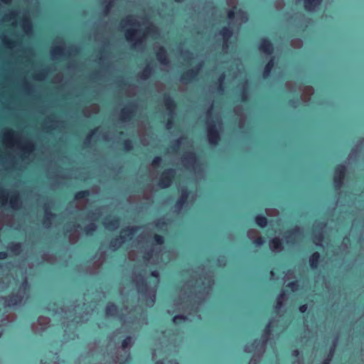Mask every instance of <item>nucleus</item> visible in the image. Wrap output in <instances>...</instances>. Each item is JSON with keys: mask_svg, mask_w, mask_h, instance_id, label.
I'll list each match as a JSON object with an SVG mask.
<instances>
[{"mask_svg": "<svg viewBox=\"0 0 364 364\" xmlns=\"http://www.w3.org/2000/svg\"><path fill=\"white\" fill-rule=\"evenodd\" d=\"M122 149L124 151H129L133 149V144L130 139H124L122 142Z\"/></svg>", "mask_w": 364, "mask_h": 364, "instance_id": "nucleus-39", "label": "nucleus"}, {"mask_svg": "<svg viewBox=\"0 0 364 364\" xmlns=\"http://www.w3.org/2000/svg\"><path fill=\"white\" fill-rule=\"evenodd\" d=\"M90 195V193L88 190L79 191L75 193L74 198L75 200H81L87 198Z\"/></svg>", "mask_w": 364, "mask_h": 364, "instance_id": "nucleus-33", "label": "nucleus"}, {"mask_svg": "<svg viewBox=\"0 0 364 364\" xmlns=\"http://www.w3.org/2000/svg\"><path fill=\"white\" fill-rule=\"evenodd\" d=\"M97 230V225L95 223H90L85 225L83 232L87 236H92Z\"/></svg>", "mask_w": 364, "mask_h": 364, "instance_id": "nucleus-30", "label": "nucleus"}, {"mask_svg": "<svg viewBox=\"0 0 364 364\" xmlns=\"http://www.w3.org/2000/svg\"><path fill=\"white\" fill-rule=\"evenodd\" d=\"M154 242L156 245H161L164 243V236L159 235V234H154Z\"/></svg>", "mask_w": 364, "mask_h": 364, "instance_id": "nucleus-44", "label": "nucleus"}, {"mask_svg": "<svg viewBox=\"0 0 364 364\" xmlns=\"http://www.w3.org/2000/svg\"><path fill=\"white\" fill-rule=\"evenodd\" d=\"M334 350H335V348L334 347H331V349H330V352H329V354L328 355V356L323 360L322 363L321 364H330L331 361V359H332V357H333V352H334Z\"/></svg>", "mask_w": 364, "mask_h": 364, "instance_id": "nucleus-45", "label": "nucleus"}, {"mask_svg": "<svg viewBox=\"0 0 364 364\" xmlns=\"http://www.w3.org/2000/svg\"><path fill=\"white\" fill-rule=\"evenodd\" d=\"M80 225L77 223H70L65 225V233H70L73 230H75L77 228H80Z\"/></svg>", "mask_w": 364, "mask_h": 364, "instance_id": "nucleus-35", "label": "nucleus"}, {"mask_svg": "<svg viewBox=\"0 0 364 364\" xmlns=\"http://www.w3.org/2000/svg\"><path fill=\"white\" fill-rule=\"evenodd\" d=\"M166 225L165 221H164V220H158V222H157V223H156V226H157L158 228H160V227L164 226V225Z\"/></svg>", "mask_w": 364, "mask_h": 364, "instance_id": "nucleus-61", "label": "nucleus"}, {"mask_svg": "<svg viewBox=\"0 0 364 364\" xmlns=\"http://www.w3.org/2000/svg\"><path fill=\"white\" fill-rule=\"evenodd\" d=\"M136 105L131 102L122 109L120 112V119L124 122H129L135 116Z\"/></svg>", "mask_w": 364, "mask_h": 364, "instance_id": "nucleus-9", "label": "nucleus"}, {"mask_svg": "<svg viewBox=\"0 0 364 364\" xmlns=\"http://www.w3.org/2000/svg\"><path fill=\"white\" fill-rule=\"evenodd\" d=\"M32 29V24L26 16V11L24 8V37L28 36L29 31Z\"/></svg>", "mask_w": 364, "mask_h": 364, "instance_id": "nucleus-32", "label": "nucleus"}, {"mask_svg": "<svg viewBox=\"0 0 364 364\" xmlns=\"http://www.w3.org/2000/svg\"><path fill=\"white\" fill-rule=\"evenodd\" d=\"M14 131L11 129L6 128L2 133V141L6 145H9L13 141Z\"/></svg>", "mask_w": 364, "mask_h": 364, "instance_id": "nucleus-21", "label": "nucleus"}, {"mask_svg": "<svg viewBox=\"0 0 364 364\" xmlns=\"http://www.w3.org/2000/svg\"><path fill=\"white\" fill-rule=\"evenodd\" d=\"M237 8L235 6L232 9H230L228 11V18L229 19H233L235 16V9Z\"/></svg>", "mask_w": 364, "mask_h": 364, "instance_id": "nucleus-53", "label": "nucleus"}, {"mask_svg": "<svg viewBox=\"0 0 364 364\" xmlns=\"http://www.w3.org/2000/svg\"><path fill=\"white\" fill-rule=\"evenodd\" d=\"M114 0H109V1L106 4L104 8L105 14H107L110 9L114 6Z\"/></svg>", "mask_w": 364, "mask_h": 364, "instance_id": "nucleus-49", "label": "nucleus"}, {"mask_svg": "<svg viewBox=\"0 0 364 364\" xmlns=\"http://www.w3.org/2000/svg\"><path fill=\"white\" fill-rule=\"evenodd\" d=\"M96 132H97V129H92L90 132V133L87 134V136L85 137V139L83 141V144L85 146H88V145L90 144V141L91 138H92V136L95 134Z\"/></svg>", "mask_w": 364, "mask_h": 364, "instance_id": "nucleus-41", "label": "nucleus"}, {"mask_svg": "<svg viewBox=\"0 0 364 364\" xmlns=\"http://www.w3.org/2000/svg\"><path fill=\"white\" fill-rule=\"evenodd\" d=\"M43 208L44 210L43 217L55 218L56 216L55 214L51 211L50 206L49 203H43Z\"/></svg>", "mask_w": 364, "mask_h": 364, "instance_id": "nucleus-37", "label": "nucleus"}, {"mask_svg": "<svg viewBox=\"0 0 364 364\" xmlns=\"http://www.w3.org/2000/svg\"><path fill=\"white\" fill-rule=\"evenodd\" d=\"M133 343V338L131 336H127L122 340L121 347L123 350L128 348Z\"/></svg>", "mask_w": 364, "mask_h": 364, "instance_id": "nucleus-36", "label": "nucleus"}, {"mask_svg": "<svg viewBox=\"0 0 364 364\" xmlns=\"http://www.w3.org/2000/svg\"><path fill=\"white\" fill-rule=\"evenodd\" d=\"M183 161L188 165H193L198 160L197 155L194 151L186 152L183 156Z\"/></svg>", "mask_w": 364, "mask_h": 364, "instance_id": "nucleus-20", "label": "nucleus"}, {"mask_svg": "<svg viewBox=\"0 0 364 364\" xmlns=\"http://www.w3.org/2000/svg\"><path fill=\"white\" fill-rule=\"evenodd\" d=\"M154 364H164V362L163 360H158L154 363Z\"/></svg>", "mask_w": 364, "mask_h": 364, "instance_id": "nucleus-64", "label": "nucleus"}, {"mask_svg": "<svg viewBox=\"0 0 364 364\" xmlns=\"http://www.w3.org/2000/svg\"><path fill=\"white\" fill-rule=\"evenodd\" d=\"M346 171V166L343 164H338L334 167L333 184L336 189L343 186Z\"/></svg>", "mask_w": 364, "mask_h": 364, "instance_id": "nucleus-5", "label": "nucleus"}, {"mask_svg": "<svg viewBox=\"0 0 364 364\" xmlns=\"http://www.w3.org/2000/svg\"><path fill=\"white\" fill-rule=\"evenodd\" d=\"M136 231V228L127 226L122 229V234L115 238H113L109 242V247L114 250H117L126 241L130 240Z\"/></svg>", "mask_w": 364, "mask_h": 364, "instance_id": "nucleus-3", "label": "nucleus"}, {"mask_svg": "<svg viewBox=\"0 0 364 364\" xmlns=\"http://www.w3.org/2000/svg\"><path fill=\"white\" fill-rule=\"evenodd\" d=\"M301 233V228L298 225H296L294 228L287 230L285 232L287 243L291 245L294 244L296 237L300 235Z\"/></svg>", "mask_w": 364, "mask_h": 364, "instance_id": "nucleus-13", "label": "nucleus"}, {"mask_svg": "<svg viewBox=\"0 0 364 364\" xmlns=\"http://www.w3.org/2000/svg\"><path fill=\"white\" fill-rule=\"evenodd\" d=\"M256 224L261 228H264L268 223L267 218L263 215L258 214L255 217Z\"/></svg>", "mask_w": 364, "mask_h": 364, "instance_id": "nucleus-29", "label": "nucleus"}, {"mask_svg": "<svg viewBox=\"0 0 364 364\" xmlns=\"http://www.w3.org/2000/svg\"><path fill=\"white\" fill-rule=\"evenodd\" d=\"M164 104L168 114L171 115L167 119V128H171L173 124V111L176 107V103L175 100L171 97L169 94L165 93L164 95Z\"/></svg>", "mask_w": 364, "mask_h": 364, "instance_id": "nucleus-7", "label": "nucleus"}, {"mask_svg": "<svg viewBox=\"0 0 364 364\" xmlns=\"http://www.w3.org/2000/svg\"><path fill=\"white\" fill-rule=\"evenodd\" d=\"M242 102H247L248 100V92L246 89H243L239 94Z\"/></svg>", "mask_w": 364, "mask_h": 364, "instance_id": "nucleus-47", "label": "nucleus"}, {"mask_svg": "<svg viewBox=\"0 0 364 364\" xmlns=\"http://www.w3.org/2000/svg\"><path fill=\"white\" fill-rule=\"evenodd\" d=\"M259 343V341L258 339H255L254 341L252 343V346H257Z\"/></svg>", "mask_w": 364, "mask_h": 364, "instance_id": "nucleus-63", "label": "nucleus"}, {"mask_svg": "<svg viewBox=\"0 0 364 364\" xmlns=\"http://www.w3.org/2000/svg\"><path fill=\"white\" fill-rule=\"evenodd\" d=\"M299 310L300 313L305 314L307 312L308 310V305L306 304H304L299 306Z\"/></svg>", "mask_w": 364, "mask_h": 364, "instance_id": "nucleus-54", "label": "nucleus"}, {"mask_svg": "<svg viewBox=\"0 0 364 364\" xmlns=\"http://www.w3.org/2000/svg\"><path fill=\"white\" fill-rule=\"evenodd\" d=\"M136 287L139 293H140L142 296L146 295L148 291V283L145 278L141 274L137 277V279L136 281Z\"/></svg>", "mask_w": 364, "mask_h": 364, "instance_id": "nucleus-14", "label": "nucleus"}, {"mask_svg": "<svg viewBox=\"0 0 364 364\" xmlns=\"http://www.w3.org/2000/svg\"><path fill=\"white\" fill-rule=\"evenodd\" d=\"M120 25L124 27V26H139V23L136 21L134 16L128 15L121 21Z\"/></svg>", "mask_w": 364, "mask_h": 364, "instance_id": "nucleus-27", "label": "nucleus"}, {"mask_svg": "<svg viewBox=\"0 0 364 364\" xmlns=\"http://www.w3.org/2000/svg\"><path fill=\"white\" fill-rule=\"evenodd\" d=\"M54 218H51V217H43V219H42V224L46 227V228H49L50 227L51 224H52V220Z\"/></svg>", "mask_w": 364, "mask_h": 364, "instance_id": "nucleus-46", "label": "nucleus"}, {"mask_svg": "<svg viewBox=\"0 0 364 364\" xmlns=\"http://www.w3.org/2000/svg\"><path fill=\"white\" fill-rule=\"evenodd\" d=\"M70 50L74 53H77L79 52V48L76 46H70Z\"/></svg>", "mask_w": 364, "mask_h": 364, "instance_id": "nucleus-60", "label": "nucleus"}, {"mask_svg": "<svg viewBox=\"0 0 364 364\" xmlns=\"http://www.w3.org/2000/svg\"><path fill=\"white\" fill-rule=\"evenodd\" d=\"M176 176V170L172 168L165 169L159 178V185L162 188H167L172 184Z\"/></svg>", "mask_w": 364, "mask_h": 364, "instance_id": "nucleus-6", "label": "nucleus"}, {"mask_svg": "<svg viewBox=\"0 0 364 364\" xmlns=\"http://www.w3.org/2000/svg\"><path fill=\"white\" fill-rule=\"evenodd\" d=\"M48 74V68L47 67L41 68L35 70L32 75L33 79L38 82L44 81Z\"/></svg>", "mask_w": 364, "mask_h": 364, "instance_id": "nucleus-16", "label": "nucleus"}, {"mask_svg": "<svg viewBox=\"0 0 364 364\" xmlns=\"http://www.w3.org/2000/svg\"><path fill=\"white\" fill-rule=\"evenodd\" d=\"M141 31L135 28H129L125 31L124 36L129 43H133L134 47H141L146 36H154L159 34L158 28L153 23L146 27L141 36Z\"/></svg>", "mask_w": 364, "mask_h": 364, "instance_id": "nucleus-2", "label": "nucleus"}, {"mask_svg": "<svg viewBox=\"0 0 364 364\" xmlns=\"http://www.w3.org/2000/svg\"><path fill=\"white\" fill-rule=\"evenodd\" d=\"M291 356L294 357V358H297L299 354H300V352L298 349H294L291 350Z\"/></svg>", "mask_w": 364, "mask_h": 364, "instance_id": "nucleus-57", "label": "nucleus"}, {"mask_svg": "<svg viewBox=\"0 0 364 364\" xmlns=\"http://www.w3.org/2000/svg\"><path fill=\"white\" fill-rule=\"evenodd\" d=\"M105 311L107 316H115L118 312V307L115 304L109 302L105 308Z\"/></svg>", "mask_w": 364, "mask_h": 364, "instance_id": "nucleus-26", "label": "nucleus"}, {"mask_svg": "<svg viewBox=\"0 0 364 364\" xmlns=\"http://www.w3.org/2000/svg\"><path fill=\"white\" fill-rule=\"evenodd\" d=\"M264 239L262 237H258L253 240L252 243L255 247H259L264 243Z\"/></svg>", "mask_w": 364, "mask_h": 364, "instance_id": "nucleus-48", "label": "nucleus"}, {"mask_svg": "<svg viewBox=\"0 0 364 364\" xmlns=\"http://www.w3.org/2000/svg\"><path fill=\"white\" fill-rule=\"evenodd\" d=\"M162 162V158L161 156H156L152 161H151V164L154 166H159L161 163Z\"/></svg>", "mask_w": 364, "mask_h": 364, "instance_id": "nucleus-51", "label": "nucleus"}, {"mask_svg": "<svg viewBox=\"0 0 364 364\" xmlns=\"http://www.w3.org/2000/svg\"><path fill=\"white\" fill-rule=\"evenodd\" d=\"M323 0H304V8L306 11L313 12L319 8Z\"/></svg>", "mask_w": 364, "mask_h": 364, "instance_id": "nucleus-15", "label": "nucleus"}, {"mask_svg": "<svg viewBox=\"0 0 364 364\" xmlns=\"http://www.w3.org/2000/svg\"><path fill=\"white\" fill-rule=\"evenodd\" d=\"M157 60L162 65H168L169 63L168 54L164 47L160 46L156 52Z\"/></svg>", "mask_w": 364, "mask_h": 364, "instance_id": "nucleus-18", "label": "nucleus"}, {"mask_svg": "<svg viewBox=\"0 0 364 364\" xmlns=\"http://www.w3.org/2000/svg\"><path fill=\"white\" fill-rule=\"evenodd\" d=\"M300 103V97H297L296 98H292L289 100L288 105L293 108H296Z\"/></svg>", "mask_w": 364, "mask_h": 364, "instance_id": "nucleus-43", "label": "nucleus"}, {"mask_svg": "<svg viewBox=\"0 0 364 364\" xmlns=\"http://www.w3.org/2000/svg\"><path fill=\"white\" fill-rule=\"evenodd\" d=\"M225 75L224 73H222L219 77H218V82H219V86L218 87V90L219 91H223L224 90V87L223 86V81L225 80Z\"/></svg>", "mask_w": 364, "mask_h": 364, "instance_id": "nucleus-50", "label": "nucleus"}, {"mask_svg": "<svg viewBox=\"0 0 364 364\" xmlns=\"http://www.w3.org/2000/svg\"><path fill=\"white\" fill-rule=\"evenodd\" d=\"M259 50L266 55H271L274 53V46L267 38H262L258 45Z\"/></svg>", "mask_w": 364, "mask_h": 364, "instance_id": "nucleus-11", "label": "nucleus"}, {"mask_svg": "<svg viewBox=\"0 0 364 364\" xmlns=\"http://www.w3.org/2000/svg\"><path fill=\"white\" fill-rule=\"evenodd\" d=\"M21 285L19 286L18 291H21ZM5 302H8L9 304H16L17 303H21V301H23V296L21 295V293L19 292V294L18 296L11 295L8 296L4 298Z\"/></svg>", "mask_w": 364, "mask_h": 364, "instance_id": "nucleus-25", "label": "nucleus"}, {"mask_svg": "<svg viewBox=\"0 0 364 364\" xmlns=\"http://www.w3.org/2000/svg\"><path fill=\"white\" fill-rule=\"evenodd\" d=\"M16 247H17L18 250H19V252H22L23 251V242L19 241L18 242V244L16 245Z\"/></svg>", "mask_w": 364, "mask_h": 364, "instance_id": "nucleus-62", "label": "nucleus"}, {"mask_svg": "<svg viewBox=\"0 0 364 364\" xmlns=\"http://www.w3.org/2000/svg\"><path fill=\"white\" fill-rule=\"evenodd\" d=\"M321 260V255L318 252H313L309 257V263L312 269H316L318 267Z\"/></svg>", "mask_w": 364, "mask_h": 364, "instance_id": "nucleus-19", "label": "nucleus"}, {"mask_svg": "<svg viewBox=\"0 0 364 364\" xmlns=\"http://www.w3.org/2000/svg\"><path fill=\"white\" fill-rule=\"evenodd\" d=\"M53 122V118L51 116H50L46 118V121L43 123H42V124H43V128L46 131V132L48 133L50 131L54 129V127L52 125L48 124Z\"/></svg>", "mask_w": 364, "mask_h": 364, "instance_id": "nucleus-34", "label": "nucleus"}, {"mask_svg": "<svg viewBox=\"0 0 364 364\" xmlns=\"http://www.w3.org/2000/svg\"><path fill=\"white\" fill-rule=\"evenodd\" d=\"M119 219L117 217H114L111 220H106L104 223L105 227L108 230H115L119 227Z\"/></svg>", "mask_w": 364, "mask_h": 364, "instance_id": "nucleus-24", "label": "nucleus"}, {"mask_svg": "<svg viewBox=\"0 0 364 364\" xmlns=\"http://www.w3.org/2000/svg\"><path fill=\"white\" fill-rule=\"evenodd\" d=\"M181 144V139H178L171 146V149H172V151H176L179 149V146Z\"/></svg>", "mask_w": 364, "mask_h": 364, "instance_id": "nucleus-52", "label": "nucleus"}, {"mask_svg": "<svg viewBox=\"0 0 364 364\" xmlns=\"http://www.w3.org/2000/svg\"><path fill=\"white\" fill-rule=\"evenodd\" d=\"M153 255V250H148L144 255L145 259H149Z\"/></svg>", "mask_w": 364, "mask_h": 364, "instance_id": "nucleus-56", "label": "nucleus"}, {"mask_svg": "<svg viewBox=\"0 0 364 364\" xmlns=\"http://www.w3.org/2000/svg\"><path fill=\"white\" fill-rule=\"evenodd\" d=\"M206 133L210 144L216 146L219 144L220 141V134L213 121L207 122Z\"/></svg>", "mask_w": 364, "mask_h": 364, "instance_id": "nucleus-4", "label": "nucleus"}, {"mask_svg": "<svg viewBox=\"0 0 364 364\" xmlns=\"http://www.w3.org/2000/svg\"><path fill=\"white\" fill-rule=\"evenodd\" d=\"M287 288L289 289L291 291H296L299 288V284L298 281H292L287 284Z\"/></svg>", "mask_w": 364, "mask_h": 364, "instance_id": "nucleus-40", "label": "nucleus"}, {"mask_svg": "<svg viewBox=\"0 0 364 364\" xmlns=\"http://www.w3.org/2000/svg\"><path fill=\"white\" fill-rule=\"evenodd\" d=\"M190 194V191L187 187H183L181 190V194L178 198L176 200L174 207L176 210H180L181 208L187 204L188 198Z\"/></svg>", "mask_w": 364, "mask_h": 364, "instance_id": "nucleus-10", "label": "nucleus"}, {"mask_svg": "<svg viewBox=\"0 0 364 364\" xmlns=\"http://www.w3.org/2000/svg\"><path fill=\"white\" fill-rule=\"evenodd\" d=\"M270 247L274 250H279L283 249V243L280 238L274 237L269 241Z\"/></svg>", "mask_w": 364, "mask_h": 364, "instance_id": "nucleus-28", "label": "nucleus"}, {"mask_svg": "<svg viewBox=\"0 0 364 364\" xmlns=\"http://www.w3.org/2000/svg\"><path fill=\"white\" fill-rule=\"evenodd\" d=\"M272 321H269L265 326L264 328L263 329L262 332V343H266L269 338V336L272 335Z\"/></svg>", "mask_w": 364, "mask_h": 364, "instance_id": "nucleus-22", "label": "nucleus"}, {"mask_svg": "<svg viewBox=\"0 0 364 364\" xmlns=\"http://www.w3.org/2000/svg\"><path fill=\"white\" fill-rule=\"evenodd\" d=\"M28 144L27 143V141H26V139H24V159H26V154L28 153Z\"/></svg>", "mask_w": 364, "mask_h": 364, "instance_id": "nucleus-58", "label": "nucleus"}, {"mask_svg": "<svg viewBox=\"0 0 364 364\" xmlns=\"http://www.w3.org/2000/svg\"><path fill=\"white\" fill-rule=\"evenodd\" d=\"M219 35L223 38V48H228L230 38L233 35L232 28L230 26H223L219 31Z\"/></svg>", "mask_w": 364, "mask_h": 364, "instance_id": "nucleus-12", "label": "nucleus"}, {"mask_svg": "<svg viewBox=\"0 0 364 364\" xmlns=\"http://www.w3.org/2000/svg\"><path fill=\"white\" fill-rule=\"evenodd\" d=\"M202 65H203L202 63H199L193 67L192 68H190V69L184 71L181 75V80L183 82L188 84V83L196 80L198 77V75L199 74L200 70L202 68Z\"/></svg>", "mask_w": 364, "mask_h": 364, "instance_id": "nucleus-8", "label": "nucleus"}, {"mask_svg": "<svg viewBox=\"0 0 364 364\" xmlns=\"http://www.w3.org/2000/svg\"><path fill=\"white\" fill-rule=\"evenodd\" d=\"M153 73V68L149 64L147 65L142 73L139 74L140 78L143 80H147Z\"/></svg>", "mask_w": 364, "mask_h": 364, "instance_id": "nucleus-31", "label": "nucleus"}, {"mask_svg": "<svg viewBox=\"0 0 364 364\" xmlns=\"http://www.w3.org/2000/svg\"><path fill=\"white\" fill-rule=\"evenodd\" d=\"M8 254L5 251H0V260L4 259L7 257Z\"/></svg>", "mask_w": 364, "mask_h": 364, "instance_id": "nucleus-59", "label": "nucleus"}, {"mask_svg": "<svg viewBox=\"0 0 364 364\" xmlns=\"http://www.w3.org/2000/svg\"><path fill=\"white\" fill-rule=\"evenodd\" d=\"M50 54L55 58H61L66 55L65 49L62 46H53L50 50Z\"/></svg>", "mask_w": 364, "mask_h": 364, "instance_id": "nucleus-23", "label": "nucleus"}, {"mask_svg": "<svg viewBox=\"0 0 364 364\" xmlns=\"http://www.w3.org/2000/svg\"><path fill=\"white\" fill-rule=\"evenodd\" d=\"M275 65V57L272 56L269 60L264 65L263 72H262V77L265 80L269 79L271 76L272 69Z\"/></svg>", "mask_w": 364, "mask_h": 364, "instance_id": "nucleus-17", "label": "nucleus"}, {"mask_svg": "<svg viewBox=\"0 0 364 364\" xmlns=\"http://www.w3.org/2000/svg\"><path fill=\"white\" fill-rule=\"evenodd\" d=\"M17 161L18 193L0 187V205L14 208L18 203V227H23V57H17Z\"/></svg>", "mask_w": 364, "mask_h": 364, "instance_id": "nucleus-1", "label": "nucleus"}, {"mask_svg": "<svg viewBox=\"0 0 364 364\" xmlns=\"http://www.w3.org/2000/svg\"><path fill=\"white\" fill-rule=\"evenodd\" d=\"M150 275L151 277L155 278L156 279L159 278V272L156 269L152 270L150 273Z\"/></svg>", "mask_w": 364, "mask_h": 364, "instance_id": "nucleus-55", "label": "nucleus"}, {"mask_svg": "<svg viewBox=\"0 0 364 364\" xmlns=\"http://www.w3.org/2000/svg\"><path fill=\"white\" fill-rule=\"evenodd\" d=\"M284 296V294H280L277 296L276 304H275V309H279L283 306V298Z\"/></svg>", "mask_w": 364, "mask_h": 364, "instance_id": "nucleus-42", "label": "nucleus"}, {"mask_svg": "<svg viewBox=\"0 0 364 364\" xmlns=\"http://www.w3.org/2000/svg\"><path fill=\"white\" fill-rule=\"evenodd\" d=\"M187 320L188 317L183 314L175 315L172 318V321L176 324H181Z\"/></svg>", "mask_w": 364, "mask_h": 364, "instance_id": "nucleus-38", "label": "nucleus"}]
</instances>
